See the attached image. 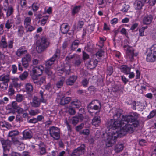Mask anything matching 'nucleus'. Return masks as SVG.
Here are the masks:
<instances>
[{
    "label": "nucleus",
    "mask_w": 156,
    "mask_h": 156,
    "mask_svg": "<svg viewBox=\"0 0 156 156\" xmlns=\"http://www.w3.org/2000/svg\"><path fill=\"white\" fill-rule=\"evenodd\" d=\"M113 113L114 119L109 121L107 126L110 129V132L107 133L105 140L106 146L108 147L112 146L116 142L118 137H122L126 134V132L132 133L133 131V127H136L139 125L137 120L139 115L136 112L124 116L119 119L122 110L120 109L114 108L110 111Z\"/></svg>",
    "instance_id": "nucleus-1"
},
{
    "label": "nucleus",
    "mask_w": 156,
    "mask_h": 156,
    "mask_svg": "<svg viewBox=\"0 0 156 156\" xmlns=\"http://www.w3.org/2000/svg\"><path fill=\"white\" fill-rule=\"evenodd\" d=\"M49 45V42L45 37L41 38V41L37 43L36 49L38 53H41L46 49Z\"/></svg>",
    "instance_id": "nucleus-2"
},
{
    "label": "nucleus",
    "mask_w": 156,
    "mask_h": 156,
    "mask_svg": "<svg viewBox=\"0 0 156 156\" xmlns=\"http://www.w3.org/2000/svg\"><path fill=\"white\" fill-rule=\"evenodd\" d=\"M13 41L10 40L7 43L5 37L2 36L0 41V49H2L4 51H6L13 48Z\"/></svg>",
    "instance_id": "nucleus-3"
},
{
    "label": "nucleus",
    "mask_w": 156,
    "mask_h": 156,
    "mask_svg": "<svg viewBox=\"0 0 156 156\" xmlns=\"http://www.w3.org/2000/svg\"><path fill=\"white\" fill-rule=\"evenodd\" d=\"M124 50L126 51V55L127 58L130 61H133L134 57L137 55V53H134V49L133 48L128 45H124L123 47Z\"/></svg>",
    "instance_id": "nucleus-4"
},
{
    "label": "nucleus",
    "mask_w": 156,
    "mask_h": 156,
    "mask_svg": "<svg viewBox=\"0 0 156 156\" xmlns=\"http://www.w3.org/2000/svg\"><path fill=\"white\" fill-rule=\"evenodd\" d=\"M0 141L3 149V156H7L6 153L9 151L12 144L11 142L8 140H5L3 138L0 139Z\"/></svg>",
    "instance_id": "nucleus-5"
},
{
    "label": "nucleus",
    "mask_w": 156,
    "mask_h": 156,
    "mask_svg": "<svg viewBox=\"0 0 156 156\" xmlns=\"http://www.w3.org/2000/svg\"><path fill=\"white\" fill-rule=\"evenodd\" d=\"M49 131L51 136L54 139L57 140L59 139V130L58 128L52 126L49 129Z\"/></svg>",
    "instance_id": "nucleus-6"
},
{
    "label": "nucleus",
    "mask_w": 156,
    "mask_h": 156,
    "mask_svg": "<svg viewBox=\"0 0 156 156\" xmlns=\"http://www.w3.org/2000/svg\"><path fill=\"white\" fill-rule=\"evenodd\" d=\"M31 19L30 17H27L24 21V25L27 31H31L34 30V27L31 25Z\"/></svg>",
    "instance_id": "nucleus-7"
},
{
    "label": "nucleus",
    "mask_w": 156,
    "mask_h": 156,
    "mask_svg": "<svg viewBox=\"0 0 156 156\" xmlns=\"http://www.w3.org/2000/svg\"><path fill=\"white\" fill-rule=\"evenodd\" d=\"M60 50L59 49H57L55 53L53 56L46 62V65L47 66H50L53 64L56 58L60 56Z\"/></svg>",
    "instance_id": "nucleus-8"
},
{
    "label": "nucleus",
    "mask_w": 156,
    "mask_h": 156,
    "mask_svg": "<svg viewBox=\"0 0 156 156\" xmlns=\"http://www.w3.org/2000/svg\"><path fill=\"white\" fill-rule=\"evenodd\" d=\"M32 101V102L31 103V105L34 107H39L41 102L45 103L46 102V100L43 98H41L40 100L36 97H34Z\"/></svg>",
    "instance_id": "nucleus-9"
},
{
    "label": "nucleus",
    "mask_w": 156,
    "mask_h": 156,
    "mask_svg": "<svg viewBox=\"0 0 156 156\" xmlns=\"http://www.w3.org/2000/svg\"><path fill=\"white\" fill-rule=\"evenodd\" d=\"M147 53L146 59L147 61L152 62L156 60V53L148 49Z\"/></svg>",
    "instance_id": "nucleus-10"
},
{
    "label": "nucleus",
    "mask_w": 156,
    "mask_h": 156,
    "mask_svg": "<svg viewBox=\"0 0 156 156\" xmlns=\"http://www.w3.org/2000/svg\"><path fill=\"white\" fill-rule=\"evenodd\" d=\"M85 146L84 144H82L80 147L75 149L73 151L72 155H83L85 151Z\"/></svg>",
    "instance_id": "nucleus-11"
},
{
    "label": "nucleus",
    "mask_w": 156,
    "mask_h": 156,
    "mask_svg": "<svg viewBox=\"0 0 156 156\" xmlns=\"http://www.w3.org/2000/svg\"><path fill=\"white\" fill-rule=\"evenodd\" d=\"M101 107V103L98 100L92 101L88 106V108L94 109L95 110L100 109Z\"/></svg>",
    "instance_id": "nucleus-12"
},
{
    "label": "nucleus",
    "mask_w": 156,
    "mask_h": 156,
    "mask_svg": "<svg viewBox=\"0 0 156 156\" xmlns=\"http://www.w3.org/2000/svg\"><path fill=\"white\" fill-rule=\"evenodd\" d=\"M31 58L30 55L29 54H26L22 59V65L25 68L29 66V63L31 60Z\"/></svg>",
    "instance_id": "nucleus-13"
},
{
    "label": "nucleus",
    "mask_w": 156,
    "mask_h": 156,
    "mask_svg": "<svg viewBox=\"0 0 156 156\" xmlns=\"http://www.w3.org/2000/svg\"><path fill=\"white\" fill-rule=\"evenodd\" d=\"M44 68L42 65L35 67L33 68L32 72L34 75H41L42 74Z\"/></svg>",
    "instance_id": "nucleus-14"
},
{
    "label": "nucleus",
    "mask_w": 156,
    "mask_h": 156,
    "mask_svg": "<svg viewBox=\"0 0 156 156\" xmlns=\"http://www.w3.org/2000/svg\"><path fill=\"white\" fill-rule=\"evenodd\" d=\"M98 61L96 58H93L91 59L87 63V66L88 69H93L95 68L98 64Z\"/></svg>",
    "instance_id": "nucleus-15"
},
{
    "label": "nucleus",
    "mask_w": 156,
    "mask_h": 156,
    "mask_svg": "<svg viewBox=\"0 0 156 156\" xmlns=\"http://www.w3.org/2000/svg\"><path fill=\"white\" fill-rule=\"evenodd\" d=\"M145 0H136L134 4V7L136 10H140L144 6Z\"/></svg>",
    "instance_id": "nucleus-16"
},
{
    "label": "nucleus",
    "mask_w": 156,
    "mask_h": 156,
    "mask_svg": "<svg viewBox=\"0 0 156 156\" xmlns=\"http://www.w3.org/2000/svg\"><path fill=\"white\" fill-rule=\"evenodd\" d=\"M75 58H76V60H75L74 64L76 66H78L80 65L81 63V61L80 56L74 54L72 55L67 56L66 58V60H69L70 59Z\"/></svg>",
    "instance_id": "nucleus-17"
},
{
    "label": "nucleus",
    "mask_w": 156,
    "mask_h": 156,
    "mask_svg": "<svg viewBox=\"0 0 156 156\" xmlns=\"http://www.w3.org/2000/svg\"><path fill=\"white\" fill-rule=\"evenodd\" d=\"M153 19L152 16L151 15H148L144 17L143 20V23L144 25H148L150 24Z\"/></svg>",
    "instance_id": "nucleus-18"
},
{
    "label": "nucleus",
    "mask_w": 156,
    "mask_h": 156,
    "mask_svg": "<svg viewBox=\"0 0 156 156\" xmlns=\"http://www.w3.org/2000/svg\"><path fill=\"white\" fill-rule=\"evenodd\" d=\"M100 117L99 116L94 117L92 120V123L93 125L96 127L98 126L101 123Z\"/></svg>",
    "instance_id": "nucleus-19"
},
{
    "label": "nucleus",
    "mask_w": 156,
    "mask_h": 156,
    "mask_svg": "<svg viewBox=\"0 0 156 156\" xmlns=\"http://www.w3.org/2000/svg\"><path fill=\"white\" fill-rule=\"evenodd\" d=\"M9 75L4 74L0 76V81L8 83L10 80Z\"/></svg>",
    "instance_id": "nucleus-20"
},
{
    "label": "nucleus",
    "mask_w": 156,
    "mask_h": 156,
    "mask_svg": "<svg viewBox=\"0 0 156 156\" xmlns=\"http://www.w3.org/2000/svg\"><path fill=\"white\" fill-rule=\"evenodd\" d=\"M120 69L121 72L123 73L126 75L129 73L130 72L131 68L128 67L126 65H122L120 67Z\"/></svg>",
    "instance_id": "nucleus-21"
},
{
    "label": "nucleus",
    "mask_w": 156,
    "mask_h": 156,
    "mask_svg": "<svg viewBox=\"0 0 156 156\" xmlns=\"http://www.w3.org/2000/svg\"><path fill=\"white\" fill-rule=\"evenodd\" d=\"M81 102L79 100H75L72 102L70 104L74 108H79L81 107Z\"/></svg>",
    "instance_id": "nucleus-22"
},
{
    "label": "nucleus",
    "mask_w": 156,
    "mask_h": 156,
    "mask_svg": "<svg viewBox=\"0 0 156 156\" xmlns=\"http://www.w3.org/2000/svg\"><path fill=\"white\" fill-rule=\"evenodd\" d=\"M60 30L62 33H66L69 30V27L67 24L63 23L61 26Z\"/></svg>",
    "instance_id": "nucleus-23"
},
{
    "label": "nucleus",
    "mask_w": 156,
    "mask_h": 156,
    "mask_svg": "<svg viewBox=\"0 0 156 156\" xmlns=\"http://www.w3.org/2000/svg\"><path fill=\"white\" fill-rule=\"evenodd\" d=\"M77 79V77L76 76H70L66 81L67 85H73Z\"/></svg>",
    "instance_id": "nucleus-24"
},
{
    "label": "nucleus",
    "mask_w": 156,
    "mask_h": 156,
    "mask_svg": "<svg viewBox=\"0 0 156 156\" xmlns=\"http://www.w3.org/2000/svg\"><path fill=\"white\" fill-rule=\"evenodd\" d=\"M69 123L75 126L78 123L79 119L78 117L77 116H75L71 118H69Z\"/></svg>",
    "instance_id": "nucleus-25"
},
{
    "label": "nucleus",
    "mask_w": 156,
    "mask_h": 156,
    "mask_svg": "<svg viewBox=\"0 0 156 156\" xmlns=\"http://www.w3.org/2000/svg\"><path fill=\"white\" fill-rule=\"evenodd\" d=\"M39 147L40 149V154H39L40 155H44L46 152L45 145L43 143H41L39 145Z\"/></svg>",
    "instance_id": "nucleus-26"
},
{
    "label": "nucleus",
    "mask_w": 156,
    "mask_h": 156,
    "mask_svg": "<svg viewBox=\"0 0 156 156\" xmlns=\"http://www.w3.org/2000/svg\"><path fill=\"white\" fill-rule=\"evenodd\" d=\"M124 148V145L122 143H119L115 147V152L119 153L122 151Z\"/></svg>",
    "instance_id": "nucleus-27"
},
{
    "label": "nucleus",
    "mask_w": 156,
    "mask_h": 156,
    "mask_svg": "<svg viewBox=\"0 0 156 156\" xmlns=\"http://www.w3.org/2000/svg\"><path fill=\"white\" fill-rule=\"evenodd\" d=\"M12 83L14 86L17 89L20 88L21 86V83H19L18 81L19 79L18 78H14L12 79Z\"/></svg>",
    "instance_id": "nucleus-28"
},
{
    "label": "nucleus",
    "mask_w": 156,
    "mask_h": 156,
    "mask_svg": "<svg viewBox=\"0 0 156 156\" xmlns=\"http://www.w3.org/2000/svg\"><path fill=\"white\" fill-rule=\"evenodd\" d=\"M27 50L20 48L17 50L16 52V54L18 56H20L23 55L27 53Z\"/></svg>",
    "instance_id": "nucleus-29"
},
{
    "label": "nucleus",
    "mask_w": 156,
    "mask_h": 156,
    "mask_svg": "<svg viewBox=\"0 0 156 156\" xmlns=\"http://www.w3.org/2000/svg\"><path fill=\"white\" fill-rule=\"evenodd\" d=\"M107 0H98V4L99 8H104L107 4Z\"/></svg>",
    "instance_id": "nucleus-30"
},
{
    "label": "nucleus",
    "mask_w": 156,
    "mask_h": 156,
    "mask_svg": "<svg viewBox=\"0 0 156 156\" xmlns=\"http://www.w3.org/2000/svg\"><path fill=\"white\" fill-rule=\"evenodd\" d=\"M81 8V6L79 5L78 6H74L72 9V14L74 15L78 13Z\"/></svg>",
    "instance_id": "nucleus-31"
},
{
    "label": "nucleus",
    "mask_w": 156,
    "mask_h": 156,
    "mask_svg": "<svg viewBox=\"0 0 156 156\" xmlns=\"http://www.w3.org/2000/svg\"><path fill=\"white\" fill-rule=\"evenodd\" d=\"M71 100V98L69 97H67L66 98L61 99L60 100V104L63 105L65 104L68 103Z\"/></svg>",
    "instance_id": "nucleus-32"
},
{
    "label": "nucleus",
    "mask_w": 156,
    "mask_h": 156,
    "mask_svg": "<svg viewBox=\"0 0 156 156\" xmlns=\"http://www.w3.org/2000/svg\"><path fill=\"white\" fill-rule=\"evenodd\" d=\"M70 71L69 70H66L64 68L58 69L57 70V73L59 75H61V74L63 73L68 74Z\"/></svg>",
    "instance_id": "nucleus-33"
},
{
    "label": "nucleus",
    "mask_w": 156,
    "mask_h": 156,
    "mask_svg": "<svg viewBox=\"0 0 156 156\" xmlns=\"http://www.w3.org/2000/svg\"><path fill=\"white\" fill-rule=\"evenodd\" d=\"M23 137L25 139L30 138L32 137V135L30 131H25L23 133Z\"/></svg>",
    "instance_id": "nucleus-34"
},
{
    "label": "nucleus",
    "mask_w": 156,
    "mask_h": 156,
    "mask_svg": "<svg viewBox=\"0 0 156 156\" xmlns=\"http://www.w3.org/2000/svg\"><path fill=\"white\" fill-rule=\"evenodd\" d=\"M65 80L64 78L62 77L58 81L56 84V86L57 88H60L63 86Z\"/></svg>",
    "instance_id": "nucleus-35"
},
{
    "label": "nucleus",
    "mask_w": 156,
    "mask_h": 156,
    "mask_svg": "<svg viewBox=\"0 0 156 156\" xmlns=\"http://www.w3.org/2000/svg\"><path fill=\"white\" fill-rule=\"evenodd\" d=\"M19 106H18L16 102H13L12 104V112L13 114L15 113V110L17 109Z\"/></svg>",
    "instance_id": "nucleus-36"
},
{
    "label": "nucleus",
    "mask_w": 156,
    "mask_h": 156,
    "mask_svg": "<svg viewBox=\"0 0 156 156\" xmlns=\"http://www.w3.org/2000/svg\"><path fill=\"white\" fill-rule=\"evenodd\" d=\"M29 112L30 115L35 116L38 114L40 112V111L38 109H31L29 111Z\"/></svg>",
    "instance_id": "nucleus-37"
},
{
    "label": "nucleus",
    "mask_w": 156,
    "mask_h": 156,
    "mask_svg": "<svg viewBox=\"0 0 156 156\" xmlns=\"http://www.w3.org/2000/svg\"><path fill=\"white\" fill-rule=\"evenodd\" d=\"M79 41L76 40L74 41L72 43L71 47V49L74 50L76 48L78 45Z\"/></svg>",
    "instance_id": "nucleus-38"
},
{
    "label": "nucleus",
    "mask_w": 156,
    "mask_h": 156,
    "mask_svg": "<svg viewBox=\"0 0 156 156\" xmlns=\"http://www.w3.org/2000/svg\"><path fill=\"white\" fill-rule=\"evenodd\" d=\"M15 91L13 88L12 85H10L9 87L8 94L10 96H12L15 93Z\"/></svg>",
    "instance_id": "nucleus-39"
},
{
    "label": "nucleus",
    "mask_w": 156,
    "mask_h": 156,
    "mask_svg": "<svg viewBox=\"0 0 156 156\" xmlns=\"http://www.w3.org/2000/svg\"><path fill=\"white\" fill-rule=\"evenodd\" d=\"M25 88L27 92H31L32 91L33 87L30 83H28L26 85Z\"/></svg>",
    "instance_id": "nucleus-40"
},
{
    "label": "nucleus",
    "mask_w": 156,
    "mask_h": 156,
    "mask_svg": "<svg viewBox=\"0 0 156 156\" xmlns=\"http://www.w3.org/2000/svg\"><path fill=\"white\" fill-rule=\"evenodd\" d=\"M18 35L22 36L24 33V28L22 26H20L18 27Z\"/></svg>",
    "instance_id": "nucleus-41"
},
{
    "label": "nucleus",
    "mask_w": 156,
    "mask_h": 156,
    "mask_svg": "<svg viewBox=\"0 0 156 156\" xmlns=\"http://www.w3.org/2000/svg\"><path fill=\"white\" fill-rule=\"evenodd\" d=\"M28 75V73L27 71H25L19 77L21 80H23L27 77Z\"/></svg>",
    "instance_id": "nucleus-42"
},
{
    "label": "nucleus",
    "mask_w": 156,
    "mask_h": 156,
    "mask_svg": "<svg viewBox=\"0 0 156 156\" xmlns=\"http://www.w3.org/2000/svg\"><path fill=\"white\" fill-rule=\"evenodd\" d=\"M13 23V21L11 19L8 20L6 23L5 27L8 29L10 28L12 26Z\"/></svg>",
    "instance_id": "nucleus-43"
},
{
    "label": "nucleus",
    "mask_w": 156,
    "mask_h": 156,
    "mask_svg": "<svg viewBox=\"0 0 156 156\" xmlns=\"http://www.w3.org/2000/svg\"><path fill=\"white\" fill-rule=\"evenodd\" d=\"M5 11H7L6 15L7 16H10L13 12V9L12 7H8Z\"/></svg>",
    "instance_id": "nucleus-44"
},
{
    "label": "nucleus",
    "mask_w": 156,
    "mask_h": 156,
    "mask_svg": "<svg viewBox=\"0 0 156 156\" xmlns=\"http://www.w3.org/2000/svg\"><path fill=\"white\" fill-rule=\"evenodd\" d=\"M0 87L3 90H6L8 87V83L3 82L0 84Z\"/></svg>",
    "instance_id": "nucleus-45"
},
{
    "label": "nucleus",
    "mask_w": 156,
    "mask_h": 156,
    "mask_svg": "<svg viewBox=\"0 0 156 156\" xmlns=\"http://www.w3.org/2000/svg\"><path fill=\"white\" fill-rule=\"evenodd\" d=\"M24 99V97L20 94H17L16 97V101L19 102H21Z\"/></svg>",
    "instance_id": "nucleus-46"
},
{
    "label": "nucleus",
    "mask_w": 156,
    "mask_h": 156,
    "mask_svg": "<svg viewBox=\"0 0 156 156\" xmlns=\"http://www.w3.org/2000/svg\"><path fill=\"white\" fill-rule=\"evenodd\" d=\"M0 2L3 3V6L4 7H3V10L6 11L8 6V0H0Z\"/></svg>",
    "instance_id": "nucleus-47"
},
{
    "label": "nucleus",
    "mask_w": 156,
    "mask_h": 156,
    "mask_svg": "<svg viewBox=\"0 0 156 156\" xmlns=\"http://www.w3.org/2000/svg\"><path fill=\"white\" fill-rule=\"evenodd\" d=\"M147 28V27H144L139 30V35L140 36H143L144 35V32L145 30Z\"/></svg>",
    "instance_id": "nucleus-48"
},
{
    "label": "nucleus",
    "mask_w": 156,
    "mask_h": 156,
    "mask_svg": "<svg viewBox=\"0 0 156 156\" xmlns=\"http://www.w3.org/2000/svg\"><path fill=\"white\" fill-rule=\"evenodd\" d=\"M68 111L69 114L71 115H74L76 113V111L74 108L70 105L68 108Z\"/></svg>",
    "instance_id": "nucleus-49"
},
{
    "label": "nucleus",
    "mask_w": 156,
    "mask_h": 156,
    "mask_svg": "<svg viewBox=\"0 0 156 156\" xmlns=\"http://www.w3.org/2000/svg\"><path fill=\"white\" fill-rule=\"evenodd\" d=\"M19 134V132L17 130H13L10 131L9 133V135L10 136H12L17 135Z\"/></svg>",
    "instance_id": "nucleus-50"
},
{
    "label": "nucleus",
    "mask_w": 156,
    "mask_h": 156,
    "mask_svg": "<svg viewBox=\"0 0 156 156\" xmlns=\"http://www.w3.org/2000/svg\"><path fill=\"white\" fill-rule=\"evenodd\" d=\"M80 134L85 135H88L90 133V131L88 129H85L80 132Z\"/></svg>",
    "instance_id": "nucleus-51"
},
{
    "label": "nucleus",
    "mask_w": 156,
    "mask_h": 156,
    "mask_svg": "<svg viewBox=\"0 0 156 156\" xmlns=\"http://www.w3.org/2000/svg\"><path fill=\"white\" fill-rule=\"evenodd\" d=\"M48 19V16H44L43 19L41 20V25L42 26H44L45 25L46 23L47 20Z\"/></svg>",
    "instance_id": "nucleus-52"
},
{
    "label": "nucleus",
    "mask_w": 156,
    "mask_h": 156,
    "mask_svg": "<svg viewBox=\"0 0 156 156\" xmlns=\"http://www.w3.org/2000/svg\"><path fill=\"white\" fill-rule=\"evenodd\" d=\"M146 3H148L151 5H154L156 3V0H145Z\"/></svg>",
    "instance_id": "nucleus-53"
},
{
    "label": "nucleus",
    "mask_w": 156,
    "mask_h": 156,
    "mask_svg": "<svg viewBox=\"0 0 156 156\" xmlns=\"http://www.w3.org/2000/svg\"><path fill=\"white\" fill-rule=\"evenodd\" d=\"M156 115V110H153L151 112L149 115L148 116V118L151 119Z\"/></svg>",
    "instance_id": "nucleus-54"
},
{
    "label": "nucleus",
    "mask_w": 156,
    "mask_h": 156,
    "mask_svg": "<svg viewBox=\"0 0 156 156\" xmlns=\"http://www.w3.org/2000/svg\"><path fill=\"white\" fill-rule=\"evenodd\" d=\"M40 76V75H34V74H33L32 76V77L34 83H37V82L38 81V76Z\"/></svg>",
    "instance_id": "nucleus-55"
},
{
    "label": "nucleus",
    "mask_w": 156,
    "mask_h": 156,
    "mask_svg": "<svg viewBox=\"0 0 156 156\" xmlns=\"http://www.w3.org/2000/svg\"><path fill=\"white\" fill-rule=\"evenodd\" d=\"M89 80L86 79H84L82 81V84L84 87H87L88 84Z\"/></svg>",
    "instance_id": "nucleus-56"
},
{
    "label": "nucleus",
    "mask_w": 156,
    "mask_h": 156,
    "mask_svg": "<svg viewBox=\"0 0 156 156\" xmlns=\"http://www.w3.org/2000/svg\"><path fill=\"white\" fill-rule=\"evenodd\" d=\"M129 6L128 5L125 4L123 6L122 10L123 12H126L129 9Z\"/></svg>",
    "instance_id": "nucleus-57"
},
{
    "label": "nucleus",
    "mask_w": 156,
    "mask_h": 156,
    "mask_svg": "<svg viewBox=\"0 0 156 156\" xmlns=\"http://www.w3.org/2000/svg\"><path fill=\"white\" fill-rule=\"evenodd\" d=\"M84 126V124L83 123H81L76 127V129L77 131H79L83 128Z\"/></svg>",
    "instance_id": "nucleus-58"
},
{
    "label": "nucleus",
    "mask_w": 156,
    "mask_h": 156,
    "mask_svg": "<svg viewBox=\"0 0 156 156\" xmlns=\"http://www.w3.org/2000/svg\"><path fill=\"white\" fill-rule=\"evenodd\" d=\"M16 110V112H17L18 114H21L23 113V112L24 111V110L22 108L19 106L18 107Z\"/></svg>",
    "instance_id": "nucleus-59"
},
{
    "label": "nucleus",
    "mask_w": 156,
    "mask_h": 156,
    "mask_svg": "<svg viewBox=\"0 0 156 156\" xmlns=\"http://www.w3.org/2000/svg\"><path fill=\"white\" fill-rule=\"evenodd\" d=\"M45 72L49 76V77H51V75L52 74V72L50 69L46 68L45 69Z\"/></svg>",
    "instance_id": "nucleus-60"
},
{
    "label": "nucleus",
    "mask_w": 156,
    "mask_h": 156,
    "mask_svg": "<svg viewBox=\"0 0 156 156\" xmlns=\"http://www.w3.org/2000/svg\"><path fill=\"white\" fill-rule=\"evenodd\" d=\"M14 144L16 145V146L18 147V146H20V145L22 142H20L17 139H15L13 141Z\"/></svg>",
    "instance_id": "nucleus-61"
},
{
    "label": "nucleus",
    "mask_w": 156,
    "mask_h": 156,
    "mask_svg": "<svg viewBox=\"0 0 156 156\" xmlns=\"http://www.w3.org/2000/svg\"><path fill=\"white\" fill-rule=\"evenodd\" d=\"M12 72L13 74H15L16 73L17 70V67L15 65H12Z\"/></svg>",
    "instance_id": "nucleus-62"
},
{
    "label": "nucleus",
    "mask_w": 156,
    "mask_h": 156,
    "mask_svg": "<svg viewBox=\"0 0 156 156\" xmlns=\"http://www.w3.org/2000/svg\"><path fill=\"white\" fill-rule=\"evenodd\" d=\"M151 155H156V146L154 147L151 150Z\"/></svg>",
    "instance_id": "nucleus-63"
},
{
    "label": "nucleus",
    "mask_w": 156,
    "mask_h": 156,
    "mask_svg": "<svg viewBox=\"0 0 156 156\" xmlns=\"http://www.w3.org/2000/svg\"><path fill=\"white\" fill-rule=\"evenodd\" d=\"M139 144L141 146H144L146 145V142L144 139H141L139 141Z\"/></svg>",
    "instance_id": "nucleus-64"
}]
</instances>
